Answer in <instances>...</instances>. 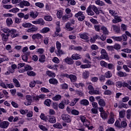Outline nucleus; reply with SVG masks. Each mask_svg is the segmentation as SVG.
Masks as SVG:
<instances>
[{"label": "nucleus", "instance_id": "f257e3e1", "mask_svg": "<svg viewBox=\"0 0 131 131\" xmlns=\"http://www.w3.org/2000/svg\"><path fill=\"white\" fill-rule=\"evenodd\" d=\"M86 12L89 16H94L95 13L96 15H100L99 9L94 5H89L86 9Z\"/></svg>", "mask_w": 131, "mask_h": 131}, {"label": "nucleus", "instance_id": "f03ea898", "mask_svg": "<svg viewBox=\"0 0 131 131\" xmlns=\"http://www.w3.org/2000/svg\"><path fill=\"white\" fill-rule=\"evenodd\" d=\"M115 126L119 129H121V128H126L127 126L126 119H125L123 121H121V122L118 120H116L115 122Z\"/></svg>", "mask_w": 131, "mask_h": 131}, {"label": "nucleus", "instance_id": "7ed1b4c3", "mask_svg": "<svg viewBox=\"0 0 131 131\" xmlns=\"http://www.w3.org/2000/svg\"><path fill=\"white\" fill-rule=\"evenodd\" d=\"M3 31L5 33H7V35H11L12 38H15V37H17V36H18V34H15L16 30L15 29L10 30L9 28H6L3 29Z\"/></svg>", "mask_w": 131, "mask_h": 131}, {"label": "nucleus", "instance_id": "20e7f679", "mask_svg": "<svg viewBox=\"0 0 131 131\" xmlns=\"http://www.w3.org/2000/svg\"><path fill=\"white\" fill-rule=\"evenodd\" d=\"M61 119L66 123H70L72 121L71 116L68 114H63L61 115Z\"/></svg>", "mask_w": 131, "mask_h": 131}, {"label": "nucleus", "instance_id": "39448f33", "mask_svg": "<svg viewBox=\"0 0 131 131\" xmlns=\"http://www.w3.org/2000/svg\"><path fill=\"white\" fill-rule=\"evenodd\" d=\"M26 99L27 101L25 102V106H30L31 103H32V96L30 95H26Z\"/></svg>", "mask_w": 131, "mask_h": 131}, {"label": "nucleus", "instance_id": "423d86ee", "mask_svg": "<svg viewBox=\"0 0 131 131\" xmlns=\"http://www.w3.org/2000/svg\"><path fill=\"white\" fill-rule=\"evenodd\" d=\"M30 3L28 1L24 0L19 3V7L21 8H24V7H30Z\"/></svg>", "mask_w": 131, "mask_h": 131}, {"label": "nucleus", "instance_id": "0eeeda50", "mask_svg": "<svg viewBox=\"0 0 131 131\" xmlns=\"http://www.w3.org/2000/svg\"><path fill=\"white\" fill-rule=\"evenodd\" d=\"M100 89L99 88H96L95 90L93 91H89V94L90 95H101V92L100 91Z\"/></svg>", "mask_w": 131, "mask_h": 131}, {"label": "nucleus", "instance_id": "6e6552de", "mask_svg": "<svg viewBox=\"0 0 131 131\" xmlns=\"http://www.w3.org/2000/svg\"><path fill=\"white\" fill-rule=\"evenodd\" d=\"M125 117V110H122L119 112V121H121V119L124 118Z\"/></svg>", "mask_w": 131, "mask_h": 131}, {"label": "nucleus", "instance_id": "1a4fd4ad", "mask_svg": "<svg viewBox=\"0 0 131 131\" xmlns=\"http://www.w3.org/2000/svg\"><path fill=\"white\" fill-rule=\"evenodd\" d=\"M10 125V123L8 121H4L0 123L1 128H8Z\"/></svg>", "mask_w": 131, "mask_h": 131}, {"label": "nucleus", "instance_id": "9d476101", "mask_svg": "<svg viewBox=\"0 0 131 131\" xmlns=\"http://www.w3.org/2000/svg\"><path fill=\"white\" fill-rule=\"evenodd\" d=\"M47 121L50 123H56V118L53 116L47 115Z\"/></svg>", "mask_w": 131, "mask_h": 131}, {"label": "nucleus", "instance_id": "9b49d317", "mask_svg": "<svg viewBox=\"0 0 131 131\" xmlns=\"http://www.w3.org/2000/svg\"><path fill=\"white\" fill-rule=\"evenodd\" d=\"M38 30V28L37 27L32 25V27L27 30V32H36V31H37Z\"/></svg>", "mask_w": 131, "mask_h": 131}, {"label": "nucleus", "instance_id": "f8f14e48", "mask_svg": "<svg viewBox=\"0 0 131 131\" xmlns=\"http://www.w3.org/2000/svg\"><path fill=\"white\" fill-rule=\"evenodd\" d=\"M43 36H42V35L39 33L33 34L32 36V38L33 39V40L35 39H41V38H43Z\"/></svg>", "mask_w": 131, "mask_h": 131}, {"label": "nucleus", "instance_id": "ddd939ff", "mask_svg": "<svg viewBox=\"0 0 131 131\" xmlns=\"http://www.w3.org/2000/svg\"><path fill=\"white\" fill-rule=\"evenodd\" d=\"M64 61L68 65H72L74 64V61L73 60V59L69 57H67L66 58H65Z\"/></svg>", "mask_w": 131, "mask_h": 131}, {"label": "nucleus", "instance_id": "4468645a", "mask_svg": "<svg viewBox=\"0 0 131 131\" xmlns=\"http://www.w3.org/2000/svg\"><path fill=\"white\" fill-rule=\"evenodd\" d=\"M79 119L81 120V122L84 125H85L88 123V121H90L86 119V118L84 116L80 115L79 116Z\"/></svg>", "mask_w": 131, "mask_h": 131}, {"label": "nucleus", "instance_id": "2eb2a0df", "mask_svg": "<svg viewBox=\"0 0 131 131\" xmlns=\"http://www.w3.org/2000/svg\"><path fill=\"white\" fill-rule=\"evenodd\" d=\"M80 103L82 106H89L90 105V102L88 99H82L80 101Z\"/></svg>", "mask_w": 131, "mask_h": 131}, {"label": "nucleus", "instance_id": "dca6fc26", "mask_svg": "<svg viewBox=\"0 0 131 131\" xmlns=\"http://www.w3.org/2000/svg\"><path fill=\"white\" fill-rule=\"evenodd\" d=\"M120 105L118 106V108L120 109H121L122 108H125V109H127L128 108V106H127V104L124 103L122 102V101H119Z\"/></svg>", "mask_w": 131, "mask_h": 131}, {"label": "nucleus", "instance_id": "f3484780", "mask_svg": "<svg viewBox=\"0 0 131 131\" xmlns=\"http://www.w3.org/2000/svg\"><path fill=\"white\" fill-rule=\"evenodd\" d=\"M71 58L73 59V60H79V59H81V56L77 53H76L73 54Z\"/></svg>", "mask_w": 131, "mask_h": 131}, {"label": "nucleus", "instance_id": "a211bd4d", "mask_svg": "<svg viewBox=\"0 0 131 131\" xmlns=\"http://www.w3.org/2000/svg\"><path fill=\"white\" fill-rule=\"evenodd\" d=\"M49 83L50 84H53L54 85H56L58 84V80L55 78H50L49 80Z\"/></svg>", "mask_w": 131, "mask_h": 131}, {"label": "nucleus", "instance_id": "6ab92c4d", "mask_svg": "<svg viewBox=\"0 0 131 131\" xmlns=\"http://www.w3.org/2000/svg\"><path fill=\"white\" fill-rule=\"evenodd\" d=\"M69 78H70L71 82H75V81L77 80V77H76V76H75V75H70V76H69Z\"/></svg>", "mask_w": 131, "mask_h": 131}, {"label": "nucleus", "instance_id": "aec40b11", "mask_svg": "<svg viewBox=\"0 0 131 131\" xmlns=\"http://www.w3.org/2000/svg\"><path fill=\"white\" fill-rule=\"evenodd\" d=\"M1 36L2 37V40L3 41H8L9 39V36H10L9 35L5 34V33L1 34Z\"/></svg>", "mask_w": 131, "mask_h": 131}, {"label": "nucleus", "instance_id": "412c9836", "mask_svg": "<svg viewBox=\"0 0 131 131\" xmlns=\"http://www.w3.org/2000/svg\"><path fill=\"white\" fill-rule=\"evenodd\" d=\"M72 16H73V14H70L67 15H63V16H62V21L66 22V21H67V20H68V19H69V18H71V17H72Z\"/></svg>", "mask_w": 131, "mask_h": 131}, {"label": "nucleus", "instance_id": "4be33fe9", "mask_svg": "<svg viewBox=\"0 0 131 131\" xmlns=\"http://www.w3.org/2000/svg\"><path fill=\"white\" fill-rule=\"evenodd\" d=\"M39 62L40 63H45L46 62V55L45 54L39 55Z\"/></svg>", "mask_w": 131, "mask_h": 131}, {"label": "nucleus", "instance_id": "5701e85b", "mask_svg": "<svg viewBox=\"0 0 131 131\" xmlns=\"http://www.w3.org/2000/svg\"><path fill=\"white\" fill-rule=\"evenodd\" d=\"M6 24L7 26L11 27L13 24V19L11 17H8L6 19Z\"/></svg>", "mask_w": 131, "mask_h": 131}, {"label": "nucleus", "instance_id": "b1692460", "mask_svg": "<svg viewBox=\"0 0 131 131\" xmlns=\"http://www.w3.org/2000/svg\"><path fill=\"white\" fill-rule=\"evenodd\" d=\"M117 75L119 77H125L127 76L126 73L122 71H119L117 72Z\"/></svg>", "mask_w": 131, "mask_h": 131}, {"label": "nucleus", "instance_id": "393cba45", "mask_svg": "<svg viewBox=\"0 0 131 131\" xmlns=\"http://www.w3.org/2000/svg\"><path fill=\"white\" fill-rule=\"evenodd\" d=\"M23 27L24 28H30L32 27V24H31L30 23H24L22 24Z\"/></svg>", "mask_w": 131, "mask_h": 131}, {"label": "nucleus", "instance_id": "a878e982", "mask_svg": "<svg viewBox=\"0 0 131 131\" xmlns=\"http://www.w3.org/2000/svg\"><path fill=\"white\" fill-rule=\"evenodd\" d=\"M13 82L14 83L15 88H20V82L17 79H16V78L13 79Z\"/></svg>", "mask_w": 131, "mask_h": 131}, {"label": "nucleus", "instance_id": "bb28decb", "mask_svg": "<svg viewBox=\"0 0 131 131\" xmlns=\"http://www.w3.org/2000/svg\"><path fill=\"white\" fill-rule=\"evenodd\" d=\"M52 100L50 99H47L44 101V104L46 105V106H47V107H50L51 106V104H52Z\"/></svg>", "mask_w": 131, "mask_h": 131}, {"label": "nucleus", "instance_id": "cd10ccee", "mask_svg": "<svg viewBox=\"0 0 131 131\" xmlns=\"http://www.w3.org/2000/svg\"><path fill=\"white\" fill-rule=\"evenodd\" d=\"M100 59L101 60H109V56H108V54H101L100 55Z\"/></svg>", "mask_w": 131, "mask_h": 131}, {"label": "nucleus", "instance_id": "c85d7f7f", "mask_svg": "<svg viewBox=\"0 0 131 131\" xmlns=\"http://www.w3.org/2000/svg\"><path fill=\"white\" fill-rule=\"evenodd\" d=\"M115 121V119L114 116H111L109 119L107 120V123L108 124H113Z\"/></svg>", "mask_w": 131, "mask_h": 131}, {"label": "nucleus", "instance_id": "c756f323", "mask_svg": "<svg viewBox=\"0 0 131 131\" xmlns=\"http://www.w3.org/2000/svg\"><path fill=\"white\" fill-rule=\"evenodd\" d=\"M61 31V28H60V25L56 28V31L55 32V37H57L59 35V32Z\"/></svg>", "mask_w": 131, "mask_h": 131}, {"label": "nucleus", "instance_id": "7c9ffc66", "mask_svg": "<svg viewBox=\"0 0 131 131\" xmlns=\"http://www.w3.org/2000/svg\"><path fill=\"white\" fill-rule=\"evenodd\" d=\"M100 117L102 119L105 120V119H107V118H108V114H107L106 112H104L103 113H100Z\"/></svg>", "mask_w": 131, "mask_h": 131}, {"label": "nucleus", "instance_id": "2f4dec72", "mask_svg": "<svg viewBox=\"0 0 131 131\" xmlns=\"http://www.w3.org/2000/svg\"><path fill=\"white\" fill-rule=\"evenodd\" d=\"M98 104L101 107H105V106H106V103L103 99L98 100Z\"/></svg>", "mask_w": 131, "mask_h": 131}, {"label": "nucleus", "instance_id": "473e14b6", "mask_svg": "<svg viewBox=\"0 0 131 131\" xmlns=\"http://www.w3.org/2000/svg\"><path fill=\"white\" fill-rule=\"evenodd\" d=\"M56 16L58 19H61V18H62V16H63V11L61 10L57 11Z\"/></svg>", "mask_w": 131, "mask_h": 131}, {"label": "nucleus", "instance_id": "72a5a7b5", "mask_svg": "<svg viewBox=\"0 0 131 131\" xmlns=\"http://www.w3.org/2000/svg\"><path fill=\"white\" fill-rule=\"evenodd\" d=\"M50 31V28L45 27L40 30V33H48Z\"/></svg>", "mask_w": 131, "mask_h": 131}, {"label": "nucleus", "instance_id": "f704fd0d", "mask_svg": "<svg viewBox=\"0 0 131 131\" xmlns=\"http://www.w3.org/2000/svg\"><path fill=\"white\" fill-rule=\"evenodd\" d=\"M79 36L80 38H81L82 39H84V40L89 39V36H88V35H86V34L83 33L79 34Z\"/></svg>", "mask_w": 131, "mask_h": 131}, {"label": "nucleus", "instance_id": "c9c22d12", "mask_svg": "<svg viewBox=\"0 0 131 131\" xmlns=\"http://www.w3.org/2000/svg\"><path fill=\"white\" fill-rule=\"evenodd\" d=\"M53 127L55 128H58L59 129H62L63 128V126L60 123H56L53 125Z\"/></svg>", "mask_w": 131, "mask_h": 131}, {"label": "nucleus", "instance_id": "e433bc0d", "mask_svg": "<svg viewBox=\"0 0 131 131\" xmlns=\"http://www.w3.org/2000/svg\"><path fill=\"white\" fill-rule=\"evenodd\" d=\"M101 30L103 31V34H109V32L108 31V30L107 29V28H106V27H101Z\"/></svg>", "mask_w": 131, "mask_h": 131}, {"label": "nucleus", "instance_id": "4c0bfd02", "mask_svg": "<svg viewBox=\"0 0 131 131\" xmlns=\"http://www.w3.org/2000/svg\"><path fill=\"white\" fill-rule=\"evenodd\" d=\"M21 58L22 60H24V62H27L28 60V53H26L23 55Z\"/></svg>", "mask_w": 131, "mask_h": 131}, {"label": "nucleus", "instance_id": "58836bf2", "mask_svg": "<svg viewBox=\"0 0 131 131\" xmlns=\"http://www.w3.org/2000/svg\"><path fill=\"white\" fill-rule=\"evenodd\" d=\"M61 99H62V96L59 94L56 95L52 98V100H53V101H59V100H61Z\"/></svg>", "mask_w": 131, "mask_h": 131}, {"label": "nucleus", "instance_id": "ea45409f", "mask_svg": "<svg viewBox=\"0 0 131 131\" xmlns=\"http://www.w3.org/2000/svg\"><path fill=\"white\" fill-rule=\"evenodd\" d=\"M40 118L41 119V120H43V121H45L46 122H47L48 116H46V115H45V114L41 113L40 116Z\"/></svg>", "mask_w": 131, "mask_h": 131}, {"label": "nucleus", "instance_id": "a19ab883", "mask_svg": "<svg viewBox=\"0 0 131 131\" xmlns=\"http://www.w3.org/2000/svg\"><path fill=\"white\" fill-rule=\"evenodd\" d=\"M96 5L97 6H105V3L103 1H101L100 0H97L95 1Z\"/></svg>", "mask_w": 131, "mask_h": 131}, {"label": "nucleus", "instance_id": "79ce46f5", "mask_svg": "<svg viewBox=\"0 0 131 131\" xmlns=\"http://www.w3.org/2000/svg\"><path fill=\"white\" fill-rule=\"evenodd\" d=\"M75 86H76V88H77L78 89L79 88H83L84 86V83H82V82H79L78 83H74Z\"/></svg>", "mask_w": 131, "mask_h": 131}, {"label": "nucleus", "instance_id": "37998d69", "mask_svg": "<svg viewBox=\"0 0 131 131\" xmlns=\"http://www.w3.org/2000/svg\"><path fill=\"white\" fill-rule=\"evenodd\" d=\"M27 74L28 76H35L36 75V73H35L33 71H27Z\"/></svg>", "mask_w": 131, "mask_h": 131}, {"label": "nucleus", "instance_id": "c03bdc74", "mask_svg": "<svg viewBox=\"0 0 131 131\" xmlns=\"http://www.w3.org/2000/svg\"><path fill=\"white\" fill-rule=\"evenodd\" d=\"M112 38L115 40V41H121L122 40V38H121V36H113L112 37Z\"/></svg>", "mask_w": 131, "mask_h": 131}, {"label": "nucleus", "instance_id": "a18cd8bd", "mask_svg": "<svg viewBox=\"0 0 131 131\" xmlns=\"http://www.w3.org/2000/svg\"><path fill=\"white\" fill-rule=\"evenodd\" d=\"M105 77H106V78H111V77H112V74L110 71H108L105 73Z\"/></svg>", "mask_w": 131, "mask_h": 131}, {"label": "nucleus", "instance_id": "49530a36", "mask_svg": "<svg viewBox=\"0 0 131 131\" xmlns=\"http://www.w3.org/2000/svg\"><path fill=\"white\" fill-rule=\"evenodd\" d=\"M35 6H36V7H38V8H40V9L43 8V7H45V5L43 4V3H41L40 2H37L35 4Z\"/></svg>", "mask_w": 131, "mask_h": 131}, {"label": "nucleus", "instance_id": "de8ad7c7", "mask_svg": "<svg viewBox=\"0 0 131 131\" xmlns=\"http://www.w3.org/2000/svg\"><path fill=\"white\" fill-rule=\"evenodd\" d=\"M100 66H101V67H104V68H107V65L108 63H107L105 61H104V60L100 61Z\"/></svg>", "mask_w": 131, "mask_h": 131}, {"label": "nucleus", "instance_id": "09e8293b", "mask_svg": "<svg viewBox=\"0 0 131 131\" xmlns=\"http://www.w3.org/2000/svg\"><path fill=\"white\" fill-rule=\"evenodd\" d=\"M126 118L127 119H130V116H131V110L128 109L126 111Z\"/></svg>", "mask_w": 131, "mask_h": 131}, {"label": "nucleus", "instance_id": "8fccbe9b", "mask_svg": "<svg viewBox=\"0 0 131 131\" xmlns=\"http://www.w3.org/2000/svg\"><path fill=\"white\" fill-rule=\"evenodd\" d=\"M114 31L116 33H120V28L117 26H114Z\"/></svg>", "mask_w": 131, "mask_h": 131}, {"label": "nucleus", "instance_id": "3c124183", "mask_svg": "<svg viewBox=\"0 0 131 131\" xmlns=\"http://www.w3.org/2000/svg\"><path fill=\"white\" fill-rule=\"evenodd\" d=\"M91 67L92 65L90 64H81L80 66V68H82V69H85L86 68H91Z\"/></svg>", "mask_w": 131, "mask_h": 131}, {"label": "nucleus", "instance_id": "603ef678", "mask_svg": "<svg viewBox=\"0 0 131 131\" xmlns=\"http://www.w3.org/2000/svg\"><path fill=\"white\" fill-rule=\"evenodd\" d=\"M37 21L38 24H39L40 25H45V24L46 23L42 18H38L37 19Z\"/></svg>", "mask_w": 131, "mask_h": 131}, {"label": "nucleus", "instance_id": "864d4df0", "mask_svg": "<svg viewBox=\"0 0 131 131\" xmlns=\"http://www.w3.org/2000/svg\"><path fill=\"white\" fill-rule=\"evenodd\" d=\"M24 69L25 71H29V70H32L33 69L29 64L24 66Z\"/></svg>", "mask_w": 131, "mask_h": 131}, {"label": "nucleus", "instance_id": "5fc2aeb1", "mask_svg": "<svg viewBox=\"0 0 131 131\" xmlns=\"http://www.w3.org/2000/svg\"><path fill=\"white\" fill-rule=\"evenodd\" d=\"M107 34H103L101 37L99 36L98 39H101L102 41H105L106 40V38L107 37Z\"/></svg>", "mask_w": 131, "mask_h": 131}, {"label": "nucleus", "instance_id": "6e6d98bb", "mask_svg": "<svg viewBox=\"0 0 131 131\" xmlns=\"http://www.w3.org/2000/svg\"><path fill=\"white\" fill-rule=\"evenodd\" d=\"M114 64L112 63H107V68L109 70H113V69H114Z\"/></svg>", "mask_w": 131, "mask_h": 131}, {"label": "nucleus", "instance_id": "4d7b16f0", "mask_svg": "<svg viewBox=\"0 0 131 131\" xmlns=\"http://www.w3.org/2000/svg\"><path fill=\"white\" fill-rule=\"evenodd\" d=\"M72 115H75L77 116L79 115V111L76 110H72Z\"/></svg>", "mask_w": 131, "mask_h": 131}, {"label": "nucleus", "instance_id": "13d9d810", "mask_svg": "<svg viewBox=\"0 0 131 131\" xmlns=\"http://www.w3.org/2000/svg\"><path fill=\"white\" fill-rule=\"evenodd\" d=\"M103 94L105 96H110V95L112 94V92L109 90H107L104 91Z\"/></svg>", "mask_w": 131, "mask_h": 131}, {"label": "nucleus", "instance_id": "bf43d9fd", "mask_svg": "<svg viewBox=\"0 0 131 131\" xmlns=\"http://www.w3.org/2000/svg\"><path fill=\"white\" fill-rule=\"evenodd\" d=\"M52 62H53L54 63H56V64H59V63H60V60L58 57H54L52 59Z\"/></svg>", "mask_w": 131, "mask_h": 131}, {"label": "nucleus", "instance_id": "052dcab7", "mask_svg": "<svg viewBox=\"0 0 131 131\" xmlns=\"http://www.w3.org/2000/svg\"><path fill=\"white\" fill-rule=\"evenodd\" d=\"M70 75L67 73H61L60 74V77L61 78H64V77H66V78H69Z\"/></svg>", "mask_w": 131, "mask_h": 131}, {"label": "nucleus", "instance_id": "680f3d73", "mask_svg": "<svg viewBox=\"0 0 131 131\" xmlns=\"http://www.w3.org/2000/svg\"><path fill=\"white\" fill-rule=\"evenodd\" d=\"M44 19L45 20H46V21H52V20H53V18L52 17V16L50 15L45 16L44 17Z\"/></svg>", "mask_w": 131, "mask_h": 131}, {"label": "nucleus", "instance_id": "e2e57ef3", "mask_svg": "<svg viewBox=\"0 0 131 131\" xmlns=\"http://www.w3.org/2000/svg\"><path fill=\"white\" fill-rule=\"evenodd\" d=\"M105 84H106V85H114V82L109 79L105 82Z\"/></svg>", "mask_w": 131, "mask_h": 131}, {"label": "nucleus", "instance_id": "0e129e2a", "mask_svg": "<svg viewBox=\"0 0 131 131\" xmlns=\"http://www.w3.org/2000/svg\"><path fill=\"white\" fill-rule=\"evenodd\" d=\"M38 127L41 129V130L43 131H47L48 130V128L46 127V126H43V125H39Z\"/></svg>", "mask_w": 131, "mask_h": 131}, {"label": "nucleus", "instance_id": "69168bd1", "mask_svg": "<svg viewBox=\"0 0 131 131\" xmlns=\"http://www.w3.org/2000/svg\"><path fill=\"white\" fill-rule=\"evenodd\" d=\"M40 91L42 93H50V90L45 87L41 88Z\"/></svg>", "mask_w": 131, "mask_h": 131}, {"label": "nucleus", "instance_id": "338daca9", "mask_svg": "<svg viewBox=\"0 0 131 131\" xmlns=\"http://www.w3.org/2000/svg\"><path fill=\"white\" fill-rule=\"evenodd\" d=\"M83 14V12L82 11H79L77 13H76L74 15V17L75 18H78L80 16H82V15Z\"/></svg>", "mask_w": 131, "mask_h": 131}, {"label": "nucleus", "instance_id": "774afa93", "mask_svg": "<svg viewBox=\"0 0 131 131\" xmlns=\"http://www.w3.org/2000/svg\"><path fill=\"white\" fill-rule=\"evenodd\" d=\"M116 85L119 89H120L121 88H122V82L120 81L116 82Z\"/></svg>", "mask_w": 131, "mask_h": 131}]
</instances>
